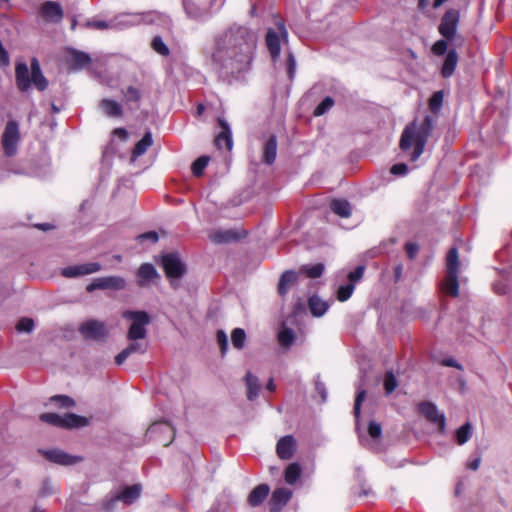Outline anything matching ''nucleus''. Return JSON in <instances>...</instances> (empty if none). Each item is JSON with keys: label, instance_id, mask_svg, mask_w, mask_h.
<instances>
[{"label": "nucleus", "instance_id": "obj_1", "mask_svg": "<svg viewBox=\"0 0 512 512\" xmlns=\"http://www.w3.org/2000/svg\"><path fill=\"white\" fill-rule=\"evenodd\" d=\"M257 36L244 26H232L217 35L209 51L213 69L234 74L249 68L256 48Z\"/></svg>", "mask_w": 512, "mask_h": 512}, {"label": "nucleus", "instance_id": "obj_2", "mask_svg": "<svg viewBox=\"0 0 512 512\" xmlns=\"http://www.w3.org/2000/svg\"><path fill=\"white\" fill-rule=\"evenodd\" d=\"M434 128L433 118L425 116L419 126L415 122L407 125L401 135L400 148L406 151L414 144L411 160L416 161L424 152L425 145Z\"/></svg>", "mask_w": 512, "mask_h": 512}, {"label": "nucleus", "instance_id": "obj_3", "mask_svg": "<svg viewBox=\"0 0 512 512\" xmlns=\"http://www.w3.org/2000/svg\"><path fill=\"white\" fill-rule=\"evenodd\" d=\"M29 71L25 63H18L15 68L16 85L17 88L26 92L33 84L38 90L43 91L48 86V81L42 74L39 61L36 58L31 60Z\"/></svg>", "mask_w": 512, "mask_h": 512}, {"label": "nucleus", "instance_id": "obj_4", "mask_svg": "<svg viewBox=\"0 0 512 512\" xmlns=\"http://www.w3.org/2000/svg\"><path fill=\"white\" fill-rule=\"evenodd\" d=\"M122 317L131 321L127 331L128 340H145L147 336V326L151 322L149 314L145 311L126 310L122 313Z\"/></svg>", "mask_w": 512, "mask_h": 512}, {"label": "nucleus", "instance_id": "obj_5", "mask_svg": "<svg viewBox=\"0 0 512 512\" xmlns=\"http://www.w3.org/2000/svg\"><path fill=\"white\" fill-rule=\"evenodd\" d=\"M459 23V12L456 10L447 11L441 18L438 27L439 33L454 47H459L463 44V37L457 33Z\"/></svg>", "mask_w": 512, "mask_h": 512}, {"label": "nucleus", "instance_id": "obj_6", "mask_svg": "<svg viewBox=\"0 0 512 512\" xmlns=\"http://www.w3.org/2000/svg\"><path fill=\"white\" fill-rule=\"evenodd\" d=\"M447 275L443 285L446 293L457 296L459 293L458 283V250L456 247L449 249L446 257Z\"/></svg>", "mask_w": 512, "mask_h": 512}, {"label": "nucleus", "instance_id": "obj_7", "mask_svg": "<svg viewBox=\"0 0 512 512\" xmlns=\"http://www.w3.org/2000/svg\"><path fill=\"white\" fill-rule=\"evenodd\" d=\"M40 419L43 422L62 428H80L89 424L88 418L73 413H67L64 415L43 413L41 414Z\"/></svg>", "mask_w": 512, "mask_h": 512}, {"label": "nucleus", "instance_id": "obj_8", "mask_svg": "<svg viewBox=\"0 0 512 512\" xmlns=\"http://www.w3.org/2000/svg\"><path fill=\"white\" fill-rule=\"evenodd\" d=\"M162 267L171 286L176 289L178 280L186 273V266L176 253H168L162 256Z\"/></svg>", "mask_w": 512, "mask_h": 512}, {"label": "nucleus", "instance_id": "obj_9", "mask_svg": "<svg viewBox=\"0 0 512 512\" xmlns=\"http://www.w3.org/2000/svg\"><path fill=\"white\" fill-rule=\"evenodd\" d=\"M275 24L277 26V31L268 29L266 34V45L273 61H276L280 56L281 39L285 42L288 41V31L285 27L284 21L278 19Z\"/></svg>", "mask_w": 512, "mask_h": 512}, {"label": "nucleus", "instance_id": "obj_10", "mask_svg": "<svg viewBox=\"0 0 512 512\" xmlns=\"http://www.w3.org/2000/svg\"><path fill=\"white\" fill-rule=\"evenodd\" d=\"M20 141L19 125L15 120H9L2 134V147L7 156H13L17 152Z\"/></svg>", "mask_w": 512, "mask_h": 512}, {"label": "nucleus", "instance_id": "obj_11", "mask_svg": "<svg viewBox=\"0 0 512 512\" xmlns=\"http://www.w3.org/2000/svg\"><path fill=\"white\" fill-rule=\"evenodd\" d=\"M419 412L431 423L438 426L441 433L445 432L446 419L443 413H440L436 405L432 402H422L418 406Z\"/></svg>", "mask_w": 512, "mask_h": 512}, {"label": "nucleus", "instance_id": "obj_12", "mask_svg": "<svg viewBox=\"0 0 512 512\" xmlns=\"http://www.w3.org/2000/svg\"><path fill=\"white\" fill-rule=\"evenodd\" d=\"M126 286V281L123 277L120 276H106V277H99L96 278L93 282H91L87 287L86 290L88 292H93L97 289L106 290V289H113V290H122Z\"/></svg>", "mask_w": 512, "mask_h": 512}, {"label": "nucleus", "instance_id": "obj_13", "mask_svg": "<svg viewBox=\"0 0 512 512\" xmlns=\"http://www.w3.org/2000/svg\"><path fill=\"white\" fill-rule=\"evenodd\" d=\"M80 333L91 340H101L107 336L105 324L97 320H89L79 328Z\"/></svg>", "mask_w": 512, "mask_h": 512}, {"label": "nucleus", "instance_id": "obj_14", "mask_svg": "<svg viewBox=\"0 0 512 512\" xmlns=\"http://www.w3.org/2000/svg\"><path fill=\"white\" fill-rule=\"evenodd\" d=\"M101 270V265L97 262L84 263L80 265L67 266L62 269L61 274L66 278H75L89 275Z\"/></svg>", "mask_w": 512, "mask_h": 512}, {"label": "nucleus", "instance_id": "obj_15", "mask_svg": "<svg viewBox=\"0 0 512 512\" xmlns=\"http://www.w3.org/2000/svg\"><path fill=\"white\" fill-rule=\"evenodd\" d=\"M41 453L49 461L60 465H73L82 461V457L70 455L59 449L43 450Z\"/></svg>", "mask_w": 512, "mask_h": 512}, {"label": "nucleus", "instance_id": "obj_16", "mask_svg": "<svg viewBox=\"0 0 512 512\" xmlns=\"http://www.w3.org/2000/svg\"><path fill=\"white\" fill-rule=\"evenodd\" d=\"M130 343L120 353L115 356L117 365H122L132 354H144L147 351L148 344L143 340H129Z\"/></svg>", "mask_w": 512, "mask_h": 512}, {"label": "nucleus", "instance_id": "obj_17", "mask_svg": "<svg viewBox=\"0 0 512 512\" xmlns=\"http://www.w3.org/2000/svg\"><path fill=\"white\" fill-rule=\"evenodd\" d=\"M145 21L142 14L124 13L112 19L113 29L122 30L132 26H136Z\"/></svg>", "mask_w": 512, "mask_h": 512}, {"label": "nucleus", "instance_id": "obj_18", "mask_svg": "<svg viewBox=\"0 0 512 512\" xmlns=\"http://www.w3.org/2000/svg\"><path fill=\"white\" fill-rule=\"evenodd\" d=\"M292 496V491L287 488H277L273 491L269 501L270 512H280L288 503Z\"/></svg>", "mask_w": 512, "mask_h": 512}, {"label": "nucleus", "instance_id": "obj_19", "mask_svg": "<svg viewBox=\"0 0 512 512\" xmlns=\"http://www.w3.org/2000/svg\"><path fill=\"white\" fill-rule=\"evenodd\" d=\"M218 123L222 130L217 135L215 144L219 149L225 148L226 150L230 151L233 147V139L230 126L228 122L223 118H219Z\"/></svg>", "mask_w": 512, "mask_h": 512}, {"label": "nucleus", "instance_id": "obj_20", "mask_svg": "<svg viewBox=\"0 0 512 512\" xmlns=\"http://www.w3.org/2000/svg\"><path fill=\"white\" fill-rule=\"evenodd\" d=\"M243 236L244 231L228 229L215 231L209 235V238L213 243L222 244L237 241Z\"/></svg>", "mask_w": 512, "mask_h": 512}, {"label": "nucleus", "instance_id": "obj_21", "mask_svg": "<svg viewBox=\"0 0 512 512\" xmlns=\"http://www.w3.org/2000/svg\"><path fill=\"white\" fill-rule=\"evenodd\" d=\"M296 441L291 435L284 436L279 439L276 446V451L281 459H290L295 451Z\"/></svg>", "mask_w": 512, "mask_h": 512}, {"label": "nucleus", "instance_id": "obj_22", "mask_svg": "<svg viewBox=\"0 0 512 512\" xmlns=\"http://www.w3.org/2000/svg\"><path fill=\"white\" fill-rule=\"evenodd\" d=\"M41 13L48 21L59 22L63 17V10L59 3L46 1L41 6Z\"/></svg>", "mask_w": 512, "mask_h": 512}, {"label": "nucleus", "instance_id": "obj_23", "mask_svg": "<svg viewBox=\"0 0 512 512\" xmlns=\"http://www.w3.org/2000/svg\"><path fill=\"white\" fill-rule=\"evenodd\" d=\"M157 277H159V274L150 263H144L138 268L137 282L140 287L147 286L152 279Z\"/></svg>", "mask_w": 512, "mask_h": 512}, {"label": "nucleus", "instance_id": "obj_24", "mask_svg": "<svg viewBox=\"0 0 512 512\" xmlns=\"http://www.w3.org/2000/svg\"><path fill=\"white\" fill-rule=\"evenodd\" d=\"M68 63L73 70H81L91 63V57L85 52L71 50Z\"/></svg>", "mask_w": 512, "mask_h": 512}, {"label": "nucleus", "instance_id": "obj_25", "mask_svg": "<svg viewBox=\"0 0 512 512\" xmlns=\"http://www.w3.org/2000/svg\"><path fill=\"white\" fill-rule=\"evenodd\" d=\"M458 63V54L455 50V48L449 49V51L446 54V57L444 59L442 68H441V75L444 78H449L453 75L456 66Z\"/></svg>", "mask_w": 512, "mask_h": 512}, {"label": "nucleus", "instance_id": "obj_26", "mask_svg": "<svg viewBox=\"0 0 512 512\" xmlns=\"http://www.w3.org/2000/svg\"><path fill=\"white\" fill-rule=\"evenodd\" d=\"M270 487L267 484L256 486L248 497V503L253 506H259L269 495Z\"/></svg>", "mask_w": 512, "mask_h": 512}, {"label": "nucleus", "instance_id": "obj_27", "mask_svg": "<svg viewBox=\"0 0 512 512\" xmlns=\"http://www.w3.org/2000/svg\"><path fill=\"white\" fill-rule=\"evenodd\" d=\"M277 156V138L270 136L263 146V160L266 164L271 165L274 163Z\"/></svg>", "mask_w": 512, "mask_h": 512}, {"label": "nucleus", "instance_id": "obj_28", "mask_svg": "<svg viewBox=\"0 0 512 512\" xmlns=\"http://www.w3.org/2000/svg\"><path fill=\"white\" fill-rule=\"evenodd\" d=\"M153 144V138L152 133L150 131H147L141 140H139L131 155V161H135L138 157L142 156L146 153V151L152 146Z\"/></svg>", "mask_w": 512, "mask_h": 512}, {"label": "nucleus", "instance_id": "obj_29", "mask_svg": "<svg viewBox=\"0 0 512 512\" xmlns=\"http://www.w3.org/2000/svg\"><path fill=\"white\" fill-rule=\"evenodd\" d=\"M245 382L247 387V398L248 400L253 401L259 396L261 390L259 379L251 372H247Z\"/></svg>", "mask_w": 512, "mask_h": 512}, {"label": "nucleus", "instance_id": "obj_30", "mask_svg": "<svg viewBox=\"0 0 512 512\" xmlns=\"http://www.w3.org/2000/svg\"><path fill=\"white\" fill-rule=\"evenodd\" d=\"M99 108L102 112L108 117H121L122 116V106L111 99H103L99 103Z\"/></svg>", "mask_w": 512, "mask_h": 512}, {"label": "nucleus", "instance_id": "obj_31", "mask_svg": "<svg viewBox=\"0 0 512 512\" xmlns=\"http://www.w3.org/2000/svg\"><path fill=\"white\" fill-rule=\"evenodd\" d=\"M308 307L313 316L321 317L326 313V311L329 308V305L319 296L313 295L308 299Z\"/></svg>", "mask_w": 512, "mask_h": 512}, {"label": "nucleus", "instance_id": "obj_32", "mask_svg": "<svg viewBox=\"0 0 512 512\" xmlns=\"http://www.w3.org/2000/svg\"><path fill=\"white\" fill-rule=\"evenodd\" d=\"M141 493V487L140 485H132L129 487H126L122 493L118 494L115 497L116 501H123L125 504H131L133 503Z\"/></svg>", "mask_w": 512, "mask_h": 512}, {"label": "nucleus", "instance_id": "obj_33", "mask_svg": "<svg viewBox=\"0 0 512 512\" xmlns=\"http://www.w3.org/2000/svg\"><path fill=\"white\" fill-rule=\"evenodd\" d=\"M297 273L294 271H286L282 274L279 283H278V293L281 296H284L290 287L296 282Z\"/></svg>", "mask_w": 512, "mask_h": 512}, {"label": "nucleus", "instance_id": "obj_34", "mask_svg": "<svg viewBox=\"0 0 512 512\" xmlns=\"http://www.w3.org/2000/svg\"><path fill=\"white\" fill-rule=\"evenodd\" d=\"M330 208L340 217L347 218L351 215V206L347 200L334 199L331 201Z\"/></svg>", "mask_w": 512, "mask_h": 512}, {"label": "nucleus", "instance_id": "obj_35", "mask_svg": "<svg viewBox=\"0 0 512 512\" xmlns=\"http://www.w3.org/2000/svg\"><path fill=\"white\" fill-rule=\"evenodd\" d=\"M183 7L186 14L193 19H200L205 15V10L200 8L194 0H183Z\"/></svg>", "mask_w": 512, "mask_h": 512}, {"label": "nucleus", "instance_id": "obj_36", "mask_svg": "<svg viewBox=\"0 0 512 512\" xmlns=\"http://www.w3.org/2000/svg\"><path fill=\"white\" fill-rule=\"evenodd\" d=\"M301 467L298 463H291L287 466L284 478L287 484L293 485L301 476Z\"/></svg>", "mask_w": 512, "mask_h": 512}, {"label": "nucleus", "instance_id": "obj_37", "mask_svg": "<svg viewBox=\"0 0 512 512\" xmlns=\"http://www.w3.org/2000/svg\"><path fill=\"white\" fill-rule=\"evenodd\" d=\"M472 436V425L469 422L464 423L461 427L456 430V442L459 445H464L470 440Z\"/></svg>", "mask_w": 512, "mask_h": 512}, {"label": "nucleus", "instance_id": "obj_38", "mask_svg": "<svg viewBox=\"0 0 512 512\" xmlns=\"http://www.w3.org/2000/svg\"><path fill=\"white\" fill-rule=\"evenodd\" d=\"M295 341V333L290 328H284L278 333V342L283 347H290Z\"/></svg>", "mask_w": 512, "mask_h": 512}, {"label": "nucleus", "instance_id": "obj_39", "mask_svg": "<svg viewBox=\"0 0 512 512\" xmlns=\"http://www.w3.org/2000/svg\"><path fill=\"white\" fill-rule=\"evenodd\" d=\"M231 341L234 348L242 349L246 341L245 331L242 328H235L231 333Z\"/></svg>", "mask_w": 512, "mask_h": 512}, {"label": "nucleus", "instance_id": "obj_40", "mask_svg": "<svg viewBox=\"0 0 512 512\" xmlns=\"http://www.w3.org/2000/svg\"><path fill=\"white\" fill-rule=\"evenodd\" d=\"M398 387V381L392 371H387L384 377V389L387 395L391 394Z\"/></svg>", "mask_w": 512, "mask_h": 512}, {"label": "nucleus", "instance_id": "obj_41", "mask_svg": "<svg viewBox=\"0 0 512 512\" xmlns=\"http://www.w3.org/2000/svg\"><path fill=\"white\" fill-rule=\"evenodd\" d=\"M209 157L208 156H201L197 158L191 166L192 172L195 176L199 177L203 174L204 169L208 165Z\"/></svg>", "mask_w": 512, "mask_h": 512}, {"label": "nucleus", "instance_id": "obj_42", "mask_svg": "<svg viewBox=\"0 0 512 512\" xmlns=\"http://www.w3.org/2000/svg\"><path fill=\"white\" fill-rule=\"evenodd\" d=\"M334 105V100L330 96L325 97L315 108L314 116H321L330 110Z\"/></svg>", "mask_w": 512, "mask_h": 512}, {"label": "nucleus", "instance_id": "obj_43", "mask_svg": "<svg viewBox=\"0 0 512 512\" xmlns=\"http://www.w3.org/2000/svg\"><path fill=\"white\" fill-rule=\"evenodd\" d=\"M302 270L309 278H318L322 275L324 271V265L321 263H317L314 265H306L302 267Z\"/></svg>", "mask_w": 512, "mask_h": 512}, {"label": "nucleus", "instance_id": "obj_44", "mask_svg": "<svg viewBox=\"0 0 512 512\" xmlns=\"http://www.w3.org/2000/svg\"><path fill=\"white\" fill-rule=\"evenodd\" d=\"M50 401L56 403L62 408H71L75 406V401L66 395H55L50 398Z\"/></svg>", "mask_w": 512, "mask_h": 512}, {"label": "nucleus", "instance_id": "obj_45", "mask_svg": "<svg viewBox=\"0 0 512 512\" xmlns=\"http://www.w3.org/2000/svg\"><path fill=\"white\" fill-rule=\"evenodd\" d=\"M354 288L355 286L353 283H348L346 285L340 286L337 291L338 300L342 302L348 300L351 297Z\"/></svg>", "mask_w": 512, "mask_h": 512}, {"label": "nucleus", "instance_id": "obj_46", "mask_svg": "<svg viewBox=\"0 0 512 512\" xmlns=\"http://www.w3.org/2000/svg\"><path fill=\"white\" fill-rule=\"evenodd\" d=\"M122 93L127 102L138 103L141 99V92L133 86H129L126 90H122Z\"/></svg>", "mask_w": 512, "mask_h": 512}, {"label": "nucleus", "instance_id": "obj_47", "mask_svg": "<svg viewBox=\"0 0 512 512\" xmlns=\"http://www.w3.org/2000/svg\"><path fill=\"white\" fill-rule=\"evenodd\" d=\"M152 48L155 52L162 56H167L169 54V48L164 43L160 36H155L152 40Z\"/></svg>", "mask_w": 512, "mask_h": 512}, {"label": "nucleus", "instance_id": "obj_48", "mask_svg": "<svg viewBox=\"0 0 512 512\" xmlns=\"http://www.w3.org/2000/svg\"><path fill=\"white\" fill-rule=\"evenodd\" d=\"M34 326H35V324H34L33 319L25 317L18 321V323L16 325V329L18 332L30 333L33 331Z\"/></svg>", "mask_w": 512, "mask_h": 512}, {"label": "nucleus", "instance_id": "obj_49", "mask_svg": "<svg viewBox=\"0 0 512 512\" xmlns=\"http://www.w3.org/2000/svg\"><path fill=\"white\" fill-rule=\"evenodd\" d=\"M448 41L447 39H441V40H437L433 45H432V52L434 55H437V56H442L444 55L446 52H448Z\"/></svg>", "mask_w": 512, "mask_h": 512}, {"label": "nucleus", "instance_id": "obj_50", "mask_svg": "<svg viewBox=\"0 0 512 512\" xmlns=\"http://www.w3.org/2000/svg\"><path fill=\"white\" fill-rule=\"evenodd\" d=\"M217 342L221 351L222 356L227 353L228 350V337L224 330H218L216 333Z\"/></svg>", "mask_w": 512, "mask_h": 512}, {"label": "nucleus", "instance_id": "obj_51", "mask_svg": "<svg viewBox=\"0 0 512 512\" xmlns=\"http://www.w3.org/2000/svg\"><path fill=\"white\" fill-rule=\"evenodd\" d=\"M442 102H443V92L442 91L435 92L429 100V105H430L431 110L436 111V110L440 109Z\"/></svg>", "mask_w": 512, "mask_h": 512}, {"label": "nucleus", "instance_id": "obj_52", "mask_svg": "<svg viewBox=\"0 0 512 512\" xmlns=\"http://www.w3.org/2000/svg\"><path fill=\"white\" fill-rule=\"evenodd\" d=\"M286 65L288 77L290 80H292L296 73V60L291 52H289L287 55Z\"/></svg>", "mask_w": 512, "mask_h": 512}, {"label": "nucleus", "instance_id": "obj_53", "mask_svg": "<svg viewBox=\"0 0 512 512\" xmlns=\"http://www.w3.org/2000/svg\"><path fill=\"white\" fill-rule=\"evenodd\" d=\"M365 395H366L365 390H361V391H359L357 393V396H356V399H355V403H354V416H355L357 421H358V419L360 417L361 405H362V402L365 399Z\"/></svg>", "mask_w": 512, "mask_h": 512}, {"label": "nucleus", "instance_id": "obj_54", "mask_svg": "<svg viewBox=\"0 0 512 512\" xmlns=\"http://www.w3.org/2000/svg\"><path fill=\"white\" fill-rule=\"evenodd\" d=\"M86 25L88 27L98 29V30L113 29L112 20H110V21H103V20L88 21Z\"/></svg>", "mask_w": 512, "mask_h": 512}, {"label": "nucleus", "instance_id": "obj_55", "mask_svg": "<svg viewBox=\"0 0 512 512\" xmlns=\"http://www.w3.org/2000/svg\"><path fill=\"white\" fill-rule=\"evenodd\" d=\"M364 271H365L364 265L357 266L354 269V271H352L348 274L349 283L354 284L356 281L360 280L364 275Z\"/></svg>", "mask_w": 512, "mask_h": 512}, {"label": "nucleus", "instance_id": "obj_56", "mask_svg": "<svg viewBox=\"0 0 512 512\" xmlns=\"http://www.w3.org/2000/svg\"><path fill=\"white\" fill-rule=\"evenodd\" d=\"M368 433L370 437L377 439L382 434L381 425L375 421H371L368 426Z\"/></svg>", "mask_w": 512, "mask_h": 512}, {"label": "nucleus", "instance_id": "obj_57", "mask_svg": "<svg viewBox=\"0 0 512 512\" xmlns=\"http://www.w3.org/2000/svg\"><path fill=\"white\" fill-rule=\"evenodd\" d=\"M136 239L140 243H142L145 240H148L151 243H156L158 241L159 237L155 231H150V232H146L141 235H138Z\"/></svg>", "mask_w": 512, "mask_h": 512}, {"label": "nucleus", "instance_id": "obj_58", "mask_svg": "<svg viewBox=\"0 0 512 512\" xmlns=\"http://www.w3.org/2000/svg\"><path fill=\"white\" fill-rule=\"evenodd\" d=\"M391 173L397 176H404L408 173V166L404 163H398L391 167Z\"/></svg>", "mask_w": 512, "mask_h": 512}, {"label": "nucleus", "instance_id": "obj_59", "mask_svg": "<svg viewBox=\"0 0 512 512\" xmlns=\"http://www.w3.org/2000/svg\"><path fill=\"white\" fill-rule=\"evenodd\" d=\"M158 430L172 431V428L165 423H154L148 428V433L153 434Z\"/></svg>", "mask_w": 512, "mask_h": 512}, {"label": "nucleus", "instance_id": "obj_60", "mask_svg": "<svg viewBox=\"0 0 512 512\" xmlns=\"http://www.w3.org/2000/svg\"><path fill=\"white\" fill-rule=\"evenodd\" d=\"M405 250H406L408 257L410 259H413L416 256V254L418 253L419 247L416 243L409 242L405 245Z\"/></svg>", "mask_w": 512, "mask_h": 512}, {"label": "nucleus", "instance_id": "obj_61", "mask_svg": "<svg viewBox=\"0 0 512 512\" xmlns=\"http://www.w3.org/2000/svg\"><path fill=\"white\" fill-rule=\"evenodd\" d=\"M315 389H316L317 393L321 396L322 401L325 402L327 399V391H326L324 383H322L319 380H316L315 381Z\"/></svg>", "mask_w": 512, "mask_h": 512}, {"label": "nucleus", "instance_id": "obj_62", "mask_svg": "<svg viewBox=\"0 0 512 512\" xmlns=\"http://www.w3.org/2000/svg\"><path fill=\"white\" fill-rule=\"evenodd\" d=\"M480 463H481V457L478 456L476 459H474L473 461L469 462L467 464V467L473 471H476L478 470L479 466H480Z\"/></svg>", "mask_w": 512, "mask_h": 512}, {"label": "nucleus", "instance_id": "obj_63", "mask_svg": "<svg viewBox=\"0 0 512 512\" xmlns=\"http://www.w3.org/2000/svg\"><path fill=\"white\" fill-rule=\"evenodd\" d=\"M443 364L447 367H454L461 369V366L457 363V361L453 358H448L443 361Z\"/></svg>", "mask_w": 512, "mask_h": 512}, {"label": "nucleus", "instance_id": "obj_64", "mask_svg": "<svg viewBox=\"0 0 512 512\" xmlns=\"http://www.w3.org/2000/svg\"><path fill=\"white\" fill-rule=\"evenodd\" d=\"M402 265H397L394 270L395 278L396 280H399L402 275Z\"/></svg>", "mask_w": 512, "mask_h": 512}]
</instances>
